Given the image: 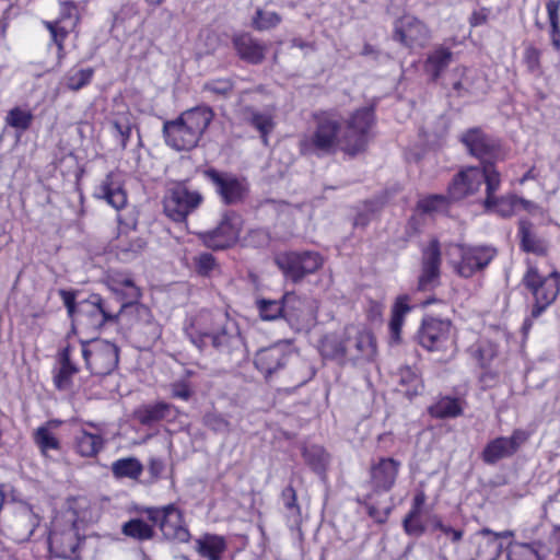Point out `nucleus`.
I'll return each mask as SVG.
<instances>
[{"label": "nucleus", "instance_id": "f257e3e1", "mask_svg": "<svg viewBox=\"0 0 560 560\" xmlns=\"http://www.w3.org/2000/svg\"><path fill=\"white\" fill-rule=\"evenodd\" d=\"M185 334L200 351L212 347L219 353L233 355L245 346L237 322L220 310L200 311L185 327Z\"/></svg>", "mask_w": 560, "mask_h": 560}, {"label": "nucleus", "instance_id": "f03ea898", "mask_svg": "<svg viewBox=\"0 0 560 560\" xmlns=\"http://www.w3.org/2000/svg\"><path fill=\"white\" fill-rule=\"evenodd\" d=\"M79 291L74 289H59L58 295L67 310L68 318L74 326H80L83 332L96 335L106 325H116L119 319L110 303L98 293H91L86 299L78 300Z\"/></svg>", "mask_w": 560, "mask_h": 560}, {"label": "nucleus", "instance_id": "7ed1b4c3", "mask_svg": "<svg viewBox=\"0 0 560 560\" xmlns=\"http://www.w3.org/2000/svg\"><path fill=\"white\" fill-rule=\"evenodd\" d=\"M315 128L301 142V151L317 158L328 156L337 151L341 133V117L337 110H319L313 114Z\"/></svg>", "mask_w": 560, "mask_h": 560}, {"label": "nucleus", "instance_id": "20e7f679", "mask_svg": "<svg viewBox=\"0 0 560 560\" xmlns=\"http://www.w3.org/2000/svg\"><path fill=\"white\" fill-rule=\"evenodd\" d=\"M375 110V104L363 106L355 109L346 120V129L339 137L341 150L346 154L353 158L366 150L369 133L376 120Z\"/></svg>", "mask_w": 560, "mask_h": 560}, {"label": "nucleus", "instance_id": "39448f33", "mask_svg": "<svg viewBox=\"0 0 560 560\" xmlns=\"http://www.w3.org/2000/svg\"><path fill=\"white\" fill-rule=\"evenodd\" d=\"M524 287L530 291L534 304L532 318H538L558 298L560 293V272L553 270L548 276H541L537 267L529 266L522 278Z\"/></svg>", "mask_w": 560, "mask_h": 560}, {"label": "nucleus", "instance_id": "423d86ee", "mask_svg": "<svg viewBox=\"0 0 560 560\" xmlns=\"http://www.w3.org/2000/svg\"><path fill=\"white\" fill-rule=\"evenodd\" d=\"M243 220L235 210L224 209L220 213L215 226L197 233L200 243L213 252H222L234 247L242 232Z\"/></svg>", "mask_w": 560, "mask_h": 560}, {"label": "nucleus", "instance_id": "0eeeda50", "mask_svg": "<svg viewBox=\"0 0 560 560\" xmlns=\"http://www.w3.org/2000/svg\"><path fill=\"white\" fill-rule=\"evenodd\" d=\"M273 262L287 281L298 284L317 272L324 265V258L314 250H285L277 254Z\"/></svg>", "mask_w": 560, "mask_h": 560}, {"label": "nucleus", "instance_id": "6e6552de", "mask_svg": "<svg viewBox=\"0 0 560 560\" xmlns=\"http://www.w3.org/2000/svg\"><path fill=\"white\" fill-rule=\"evenodd\" d=\"M85 368L93 375L106 376L113 373L119 363V348L110 341L91 338L80 340Z\"/></svg>", "mask_w": 560, "mask_h": 560}, {"label": "nucleus", "instance_id": "1a4fd4ad", "mask_svg": "<svg viewBox=\"0 0 560 560\" xmlns=\"http://www.w3.org/2000/svg\"><path fill=\"white\" fill-rule=\"evenodd\" d=\"M293 355L292 343L289 340H280L258 349L254 354L253 363L265 382L271 384L288 366Z\"/></svg>", "mask_w": 560, "mask_h": 560}, {"label": "nucleus", "instance_id": "9d476101", "mask_svg": "<svg viewBox=\"0 0 560 560\" xmlns=\"http://www.w3.org/2000/svg\"><path fill=\"white\" fill-rule=\"evenodd\" d=\"M188 180L176 182L163 200L165 215L175 223H184L203 202V196L198 190L189 189Z\"/></svg>", "mask_w": 560, "mask_h": 560}, {"label": "nucleus", "instance_id": "9b49d317", "mask_svg": "<svg viewBox=\"0 0 560 560\" xmlns=\"http://www.w3.org/2000/svg\"><path fill=\"white\" fill-rule=\"evenodd\" d=\"M201 174L213 186L220 201L225 207L237 206L245 201L249 189L244 177L213 166L203 168Z\"/></svg>", "mask_w": 560, "mask_h": 560}, {"label": "nucleus", "instance_id": "f8f14e48", "mask_svg": "<svg viewBox=\"0 0 560 560\" xmlns=\"http://www.w3.org/2000/svg\"><path fill=\"white\" fill-rule=\"evenodd\" d=\"M459 260L453 265L454 272L468 279L486 269L497 256V249L487 245L457 244Z\"/></svg>", "mask_w": 560, "mask_h": 560}, {"label": "nucleus", "instance_id": "ddd939ff", "mask_svg": "<svg viewBox=\"0 0 560 560\" xmlns=\"http://www.w3.org/2000/svg\"><path fill=\"white\" fill-rule=\"evenodd\" d=\"M452 329L453 323L451 319L425 314L415 338L428 351H440L446 347Z\"/></svg>", "mask_w": 560, "mask_h": 560}, {"label": "nucleus", "instance_id": "4468645a", "mask_svg": "<svg viewBox=\"0 0 560 560\" xmlns=\"http://www.w3.org/2000/svg\"><path fill=\"white\" fill-rule=\"evenodd\" d=\"M530 434L523 429H515L510 436H497L489 440L480 453V459L488 466H494L500 460L513 457Z\"/></svg>", "mask_w": 560, "mask_h": 560}, {"label": "nucleus", "instance_id": "2eb2a0df", "mask_svg": "<svg viewBox=\"0 0 560 560\" xmlns=\"http://www.w3.org/2000/svg\"><path fill=\"white\" fill-rule=\"evenodd\" d=\"M441 265V243L436 237H433L422 249L421 272L417 282V290L419 292L432 291L440 285Z\"/></svg>", "mask_w": 560, "mask_h": 560}, {"label": "nucleus", "instance_id": "dca6fc26", "mask_svg": "<svg viewBox=\"0 0 560 560\" xmlns=\"http://www.w3.org/2000/svg\"><path fill=\"white\" fill-rule=\"evenodd\" d=\"M401 467L400 460L394 457H378L372 462L369 469V485L372 493L384 494L396 485Z\"/></svg>", "mask_w": 560, "mask_h": 560}, {"label": "nucleus", "instance_id": "f3484780", "mask_svg": "<svg viewBox=\"0 0 560 560\" xmlns=\"http://www.w3.org/2000/svg\"><path fill=\"white\" fill-rule=\"evenodd\" d=\"M162 135L165 144L177 152L191 151L200 141L180 116L172 120H165Z\"/></svg>", "mask_w": 560, "mask_h": 560}, {"label": "nucleus", "instance_id": "a211bd4d", "mask_svg": "<svg viewBox=\"0 0 560 560\" xmlns=\"http://www.w3.org/2000/svg\"><path fill=\"white\" fill-rule=\"evenodd\" d=\"M511 536V530L495 533L488 527L481 528L474 535L476 558L472 560H498L504 549L502 539Z\"/></svg>", "mask_w": 560, "mask_h": 560}, {"label": "nucleus", "instance_id": "6ab92c4d", "mask_svg": "<svg viewBox=\"0 0 560 560\" xmlns=\"http://www.w3.org/2000/svg\"><path fill=\"white\" fill-rule=\"evenodd\" d=\"M347 363L355 365L375 353V341L371 332L347 327Z\"/></svg>", "mask_w": 560, "mask_h": 560}, {"label": "nucleus", "instance_id": "aec40b11", "mask_svg": "<svg viewBox=\"0 0 560 560\" xmlns=\"http://www.w3.org/2000/svg\"><path fill=\"white\" fill-rule=\"evenodd\" d=\"M40 522L42 517L34 512L30 503H21L19 511H14V518L9 528L14 540L25 542L31 540Z\"/></svg>", "mask_w": 560, "mask_h": 560}, {"label": "nucleus", "instance_id": "412c9836", "mask_svg": "<svg viewBox=\"0 0 560 560\" xmlns=\"http://www.w3.org/2000/svg\"><path fill=\"white\" fill-rule=\"evenodd\" d=\"M231 43L237 57L248 65H260L266 58V45L248 32L234 34Z\"/></svg>", "mask_w": 560, "mask_h": 560}, {"label": "nucleus", "instance_id": "4be33fe9", "mask_svg": "<svg viewBox=\"0 0 560 560\" xmlns=\"http://www.w3.org/2000/svg\"><path fill=\"white\" fill-rule=\"evenodd\" d=\"M109 292L110 294L104 298L106 302L110 303V310H114L118 319L130 310L137 312L148 311V308L140 303L142 293L136 283L128 287H120L117 288V291Z\"/></svg>", "mask_w": 560, "mask_h": 560}, {"label": "nucleus", "instance_id": "5701e85b", "mask_svg": "<svg viewBox=\"0 0 560 560\" xmlns=\"http://www.w3.org/2000/svg\"><path fill=\"white\" fill-rule=\"evenodd\" d=\"M481 175L478 166H470L456 173L447 186V198L451 201H459L474 195L480 188Z\"/></svg>", "mask_w": 560, "mask_h": 560}, {"label": "nucleus", "instance_id": "b1692460", "mask_svg": "<svg viewBox=\"0 0 560 560\" xmlns=\"http://www.w3.org/2000/svg\"><path fill=\"white\" fill-rule=\"evenodd\" d=\"M425 24L413 15H404L394 22L393 39L411 48L419 39L427 37Z\"/></svg>", "mask_w": 560, "mask_h": 560}, {"label": "nucleus", "instance_id": "393cba45", "mask_svg": "<svg viewBox=\"0 0 560 560\" xmlns=\"http://www.w3.org/2000/svg\"><path fill=\"white\" fill-rule=\"evenodd\" d=\"M93 196L96 199L104 200L115 210L125 208L128 201L124 184L114 172L107 173L105 178L95 186Z\"/></svg>", "mask_w": 560, "mask_h": 560}, {"label": "nucleus", "instance_id": "a878e982", "mask_svg": "<svg viewBox=\"0 0 560 560\" xmlns=\"http://www.w3.org/2000/svg\"><path fill=\"white\" fill-rule=\"evenodd\" d=\"M459 141L467 148L468 152L482 162L485 159L493 155L497 150L495 141L479 127L467 129L460 137Z\"/></svg>", "mask_w": 560, "mask_h": 560}, {"label": "nucleus", "instance_id": "bb28decb", "mask_svg": "<svg viewBox=\"0 0 560 560\" xmlns=\"http://www.w3.org/2000/svg\"><path fill=\"white\" fill-rule=\"evenodd\" d=\"M347 327L342 331L326 334L320 339L319 352L326 360L335 361L340 366L347 364Z\"/></svg>", "mask_w": 560, "mask_h": 560}, {"label": "nucleus", "instance_id": "cd10ccee", "mask_svg": "<svg viewBox=\"0 0 560 560\" xmlns=\"http://www.w3.org/2000/svg\"><path fill=\"white\" fill-rule=\"evenodd\" d=\"M167 541L188 542L191 535L184 524L183 512L173 503V510L167 512L159 528Z\"/></svg>", "mask_w": 560, "mask_h": 560}, {"label": "nucleus", "instance_id": "c85d7f7f", "mask_svg": "<svg viewBox=\"0 0 560 560\" xmlns=\"http://www.w3.org/2000/svg\"><path fill=\"white\" fill-rule=\"evenodd\" d=\"M296 301L294 292H287L280 300L258 299L256 305L262 320H276L287 318L289 311L293 308L291 304Z\"/></svg>", "mask_w": 560, "mask_h": 560}, {"label": "nucleus", "instance_id": "c756f323", "mask_svg": "<svg viewBox=\"0 0 560 560\" xmlns=\"http://www.w3.org/2000/svg\"><path fill=\"white\" fill-rule=\"evenodd\" d=\"M549 547L542 540H533L530 542H513L510 545L506 553L508 560H544L550 552Z\"/></svg>", "mask_w": 560, "mask_h": 560}, {"label": "nucleus", "instance_id": "7c9ffc66", "mask_svg": "<svg viewBox=\"0 0 560 560\" xmlns=\"http://www.w3.org/2000/svg\"><path fill=\"white\" fill-rule=\"evenodd\" d=\"M195 550L207 560H222L228 549V541L224 536L206 533L195 540Z\"/></svg>", "mask_w": 560, "mask_h": 560}, {"label": "nucleus", "instance_id": "2f4dec72", "mask_svg": "<svg viewBox=\"0 0 560 560\" xmlns=\"http://www.w3.org/2000/svg\"><path fill=\"white\" fill-rule=\"evenodd\" d=\"M179 116L201 140L214 118V112L209 105H197L184 110Z\"/></svg>", "mask_w": 560, "mask_h": 560}, {"label": "nucleus", "instance_id": "473e14b6", "mask_svg": "<svg viewBox=\"0 0 560 560\" xmlns=\"http://www.w3.org/2000/svg\"><path fill=\"white\" fill-rule=\"evenodd\" d=\"M478 174L481 175L480 186L486 185V198L482 201L485 211H490L494 202L495 191L501 184L500 173L497 171L493 162H482V166H478Z\"/></svg>", "mask_w": 560, "mask_h": 560}, {"label": "nucleus", "instance_id": "72a5a7b5", "mask_svg": "<svg viewBox=\"0 0 560 560\" xmlns=\"http://www.w3.org/2000/svg\"><path fill=\"white\" fill-rule=\"evenodd\" d=\"M302 457L307 467L317 476L325 477L329 463V454L317 444L305 445L302 448Z\"/></svg>", "mask_w": 560, "mask_h": 560}, {"label": "nucleus", "instance_id": "f704fd0d", "mask_svg": "<svg viewBox=\"0 0 560 560\" xmlns=\"http://www.w3.org/2000/svg\"><path fill=\"white\" fill-rule=\"evenodd\" d=\"M105 440L98 433L80 430L74 438V448L83 457H94L104 447Z\"/></svg>", "mask_w": 560, "mask_h": 560}, {"label": "nucleus", "instance_id": "c9c22d12", "mask_svg": "<svg viewBox=\"0 0 560 560\" xmlns=\"http://www.w3.org/2000/svg\"><path fill=\"white\" fill-rule=\"evenodd\" d=\"M460 399L454 396H443L428 407V413L435 419H453L463 415Z\"/></svg>", "mask_w": 560, "mask_h": 560}, {"label": "nucleus", "instance_id": "e433bc0d", "mask_svg": "<svg viewBox=\"0 0 560 560\" xmlns=\"http://www.w3.org/2000/svg\"><path fill=\"white\" fill-rule=\"evenodd\" d=\"M453 58V52L448 47L438 46L425 60V70L431 75L432 81H436L442 72L448 67Z\"/></svg>", "mask_w": 560, "mask_h": 560}, {"label": "nucleus", "instance_id": "4c0bfd02", "mask_svg": "<svg viewBox=\"0 0 560 560\" xmlns=\"http://www.w3.org/2000/svg\"><path fill=\"white\" fill-rule=\"evenodd\" d=\"M246 121L249 126L259 132L264 145L269 144V135L275 128V121L271 115L258 112L252 107L245 108Z\"/></svg>", "mask_w": 560, "mask_h": 560}, {"label": "nucleus", "instance_id": "58836bf2", "mask_svg": "<svg viewBox=\"0 0 560 560\" xmlns=\"http://www.w3.org/2000/svg\"><path fill=\"white\" fill-rule=\"evenodd\" d=\"M172 407L171 404L162 400L144 405L136 411V418L142 425L149 427L166 419Z\"/></svg>", "mask_w": 560, "mask_h": 560}, {"label": "nucleus", "instance_id": "ea45409f", "mask_svg": "<svg viewBox=\"0 0 560 560\" xmlns=\"http://www.w3.org/2000/svg\"><path fill=\"white\" fill-rule=\"evenodd\" d=\"M121 533L138 541L151 540L156 535L153 525H150L141 517H133L125 522L121 527Z\"/></svg>", "mask_w": 560, "mask_h": 560}, {"label": "nucleus", "instance_id": "a19ab883", "mask_svg": "<svg viewBox=\"0 0 560 560\" xmlns=\"http://www.w3.org/2000/svg\"><path fill=\"white\" fill-rule=\"evenodd\" d=\"M533 223L526 218L518 221L520 247L525 253L542 254L544 247L533 233Z\"/></svg>", "mask_w": 560, "mask_h": 560}, {"label": "nucleus", "instance_id": "79ce46f5", "mask_svg": "<svg viewBox=\"0 0 560 560\" xmlns=\"http://www.w3.org/2000/svg\"><path fill=\"white\" fill-rule=\"evenodd\" d=\"M143 471V465L136 457H125L112 464V472L116 478L138 479Z\"/></svg>", "mask_w": 560, "mask_h": 560}, {"label": "nucleus", "instance_id": "37998d69", "mask_svg": "<svg viewBox=\"0 0 560 560\" xmlns=\"http://www.w3.org/2000/svg\"><path fill=\"white\" fill-rule=\"evenodd\" d=\"M546 10L549 20L550 42L556 51H560V0H548Z\"/></svg>", "mask_w": 560, "mask_h": 560}, {"label": "nucleus", "instance_id": "c03bdc74", "mask_svg": "<svg viewBox=\"0 0 560 560\" xmlns=\"http://www.w3.org/2000/svg\"><path fill=\"white\" fill-rule=\"evenodd\" d=\"M280 500L285 509L288 522L299 524L301 522V506L298 503V494L292 485L282 489Z\"/></svg>", "mask_w": 560, "mask_h": 560}, {"label": "nucleus", "instance_id": "a18cd8bd", "mask_svg": "<svg viewBox=\"0 0 560 560\" xmlns=\"http://www.w3.org/2000/svg\"><path fill=\"white\" fill-rule=\"evenodd\" d=\"M282 22V16L275 11L257 8L250 22V26L258 32L276 28Z\"/></svg>", "mask_w": 560, "mask_h": 560}, {"label": "nucleus", "instance_id": "49530a36", "mask_svg": "<svg viewBox=\"0 0 560 560\" xmlns=\"http://www.w3.org/2000/svg\"><path fill=\"white\" fill-rule=\"evenodd\" d=\"M194 270L201 278H211L215 271H220V265L213 254L202 252L192 258Z\"/></svg>", "mask_w": 560, "mask_h": 560}, {"label": "nucleus", "instance_id": "de8ad7c7", "mask_svg": "<svg viewBox=\"0 0 560 560\" xmlns=\"http://www.w3.org/2000/svg\"><path fill=\"white\" fill-rule=\"evenodd\" d=\"M34 115L31 110L15 106L8 112L5 122L8 126L24 132L31 127Z\"/></svg>", "mask_w": 560, "mask_h": 560}, {"label": "nucleus", "instance_id": "09e8293b", "mask_svg": "<svg viewBox=\"0 0 560 560\" xmlns=\"http://www.w3.org/2000/svg\"><path fill=\"white\" fill-rule=\"evenodd\" d=\"M93 75L94 69L91 67L79 70H70L65 77L66 86L70 91H80L91 83Z\"/></svg>", "mask_w": 560, "mask_h": 560}, {"label": "nucleus", "instance_id": "8fccbe9b", "mask_svg": "<svg viewBox=\"0 0 560 560\" xmlns=\"http://www.w3.org/2000/svg\"><path fill=\"white\" fill-rule=\"evenodd\" d=\"M34 441L44 455L50 450L59 451L61 447L60 441L47 425H40L36 429Z\"/></svg>", "mask_w": 560, "mask_h": 560}, {"label": "nucleus", "instance_id": "3c124183", "mask_svg": "<svg viewBox=\"0 0 560 560\" xmlns=\"http://www.w3.org/2000/svg\"><path fill=\"white\" fill-rule=\"evenodd\" d=\"M57 21L60 26L74 31L79 21V9L73 1H63L60 3L59 15Z\"/></svg>", "mask_w": 560, "mask_h": 560}, {"label": "nucleus", "instance_id": "603ef678", "mask_svg": "<svg viewBox=\"0 0 560 560\" xmlns=\"http://www.w3.org/2000/svg\"><path fill=\"white\" fill-rule=\"evenodd\" d=\"M400 384L406 386V396L412 398L421 395L424 388L422 378L409 366L400 372Z\"/></svg>", "mask_w": 560, "mask_h": 560}, {"label": "nucleus", "instance_id": "864d4df0", "mask_svg": "<svg viewBox=\"0 0 560 560\" xmlns=\"http://www.w3.org/2000/svg\"><path fill=\"white\" fill-rule=\"evenodd\" d=\"M60 368L54 375V384L57 389L65 390L71 387L72 376L79 372V368L73 362H59Z\"/></svg>", "mask_w": 560, "mask_h": 560}, {"label": "nucleus", "instance_id": "5fc2aeb1", "mask_svg": "<svg viewBox=\"0 0 560 560\" xmlns=\"http://www.w3.org/2000/svg\"><path fill=\"white\" fill-rule=\"evenodd\" d=\"M517 209V196L512 194L494 198L491 210L486 212L497 213L502 218H510Z\"/></svg>", "mask_w": 560, "mask_h": 560}, {"label": "nucleus", "instance_id": "6e6d98bb", "mask_svg": "<svg viewBox=\"0 0 560 560\" xmlns=\"http://www.w3.org/2000/svg\"><path fill=\"white\" fill-rule=\"evenodd\" d=\"M234 90V81L229 78L212 79L205 82L203 92H209L221 98H229Z\"/></svg>", "mask_w": 560, "mask_h": 560}, {"label": "nucleus", "instance_id": "4d7b16f0", "mask_svg": "<svg viewBox=\"0 0 560 560\" xmlns=\"http://www.w3.org/2000/svg\"><path fill=\"white\" fill-rule=\"evenodd\" d=\"M451 199L446 195H429L417 202V209L424 214L440 211L450 205Z\"/></svg>", "mask_w": 560, "mask_h": 560}, {"label": "nucleus", "instance_id": "13d9d810", "mask_svg": "<svg viewBox=\"0 0 560 560\" xmlns=\"http://www.w3.org/2000/svg\"><path fill=\"white\" fill-rule=\"evenodd\" d=\"M147 242L141 237H136L127 243H120L117 246V254L122 261H130L137 258L144 249Z\"/></svg>", "mask_w": 560, "mask_h": 560}, {"label": "nucleus", "instance_id": "bf43d9fd", "mask_svg": "<svg viewBox=\"0 0 560 560\" xmlns=\"http://www.w3.org/2000/svg\"><path fill=\"white\" fill-rule=\"evenodd\" d=\"M202 424L214 433H228L230 431V422L217 411H207L202 416Z\"/></svg>", "mask_w": 560, "mask_h": 560}, {"label": "nucleus", "instance_id": "052dcab7", "mask_svg": "<svg viewBox=\"0 0 560 560\" xmlns=\"http://www.w3.org/2000/svg\"><path fill=\"white\" fill-rule=\"evenodd\" d=\"M271 241L268 230L264 228L252 229L244 237V245L253 248H265Z\"/></svg>", "mask_w": 560, "mask_h": 560}, {"label": "nucleus", "instance_id": "680f3d73", "mask_svg": "<svg viewBox=\"0 0 560 560\" xmlns=\"http://www.w3.org/2000/svg\"><path fill=\"white\" fill-rule=\"evenodd\" d=\"M173 510V503L163 505V506H145L140 510L141 513H144L148 520L152 523L153 527L158 526L160 528V524L163 522L164 517H167V512Z\"/></svg>", "mask_w": 560, "mask_h": 560}, {"label": "nucleus", "instance_id": "e2e57ef3", "mask_svg": "<svg viewBox=\"0 0 560 560\" xmlns=\"http://www.w3.org/2000/svg\"><path fill=\"white\" fill-rule=\"evenodd\" d=\"M173 510V503L163 505V506H145L140 510L141 513H144L148 520L152 523L153 527L158 526L160 528V524L163 522L164 517H167V512Z\"/></svg>", "mask_w": 560, "mask_h": 560}, {"label": "nucleus", "instance_id": "0e129e2a", "mask_svg": "<svg viewBox=\"0 0 560 560\" xmlns=\"http://www.w3.org/2000/svg\"><path fill=\"white\" fill-rule=\"evenodd\" d=\"M105 283L109 291H117V288L135 284V280L127 273L112 271L107 275Z\"/></svg>", "mask_w": 560, "mask_h": 560}, {"label": "nucleus", "instance_id": "69168bd1", "mask_svg": "<svg viewBox=\"0 0 560 560\" xmlns=\"http://www.w3.org/2000/svg\"><path fill=\"white\" fill-rule=\"evenodd\" d=\"M409 302L410 296L408 294H399L392 305L390 316L405 319L406 315L412 310Z\"/></svg>", "mask_w": 560, "mask_h": 560}, {"label": "nucleus", "instance_id": "338daca9", "mask_svg": "<svg viewBox=\"0 0 560 560\" xmlns=\"http://www.w3.org/2000/svg\"><path fill=\"white\" fill-rule=\"evenodd\" d=\"M524 62L530 73H537L540 70V50L529 46L524 51Z\"/></svg>", "mask_w": 560, "mask_h": 560}, {"label": "nucleus", "instance_id": "774afa93", "mask_svg": "<svg viewBox=\"0 0 560 560\" xmlns=\"http://www.w3.org/2000/svg\"><path fill=\"white\" fill-rule=\"evenodd\" d=\"M401 525H402L404 532L408 536L416 537V538L421 537L427 530V526L424 525V523L422 522L421 518L402 520Z\"/></svg>", "mask_w": 560, "mask_h": 560}]
</instances>
